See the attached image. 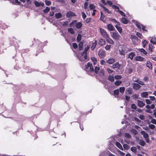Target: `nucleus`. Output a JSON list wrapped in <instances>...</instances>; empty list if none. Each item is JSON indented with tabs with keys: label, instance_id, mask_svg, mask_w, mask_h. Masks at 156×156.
Segmentation results:
<instances>
[{
	"label": "nucleus",
	"instance_id": "nucleus-1",
	"mask_svg": "<svg viewBox=\"0 0 156 156\" xmlns=\"http://www.w3.org/2000/svg\"><path fill=\"white\" fill-rule=\"evenodd\" d=\"M132 51L131 48H127L126 46L123 45L120 48L119 51L120 55L125 56L126 53Z\"/></svg>",
	"mask_w": 156,
	"mask_h": 156
},
{
	"label": "nucleus",
	"instance_id": "nucleus-2",
	"mask_svg": "<svg viewBox=\"0 0 156 156\" xmlns=\"http://www.w3.org/2000/svg\"><path fill=\"white\" fill-rule=\"evenodd\" d=\"M145 108L147 109L145 110V112L147 113H151L152 112L150 110V109H154L155 107V105L154 104H152L151 106L149 105H147L145 106Z\"/></svg>",
	"mask_w": 156,
	"mask_h": 156
},
{
	"label": "nucleus",
	"instance_id": "nucleus-3",
	"mask_svg": "<svg viewBox=\"0 0 156 156\" xmlns=\"http://www.w3.org/2000/svg\"><path fill=\"white\" fill-rule=\"evenodd\" d=\"M136 25L137 27L139 29H141V27H142V29L143 31L146 32L147 31V30L146 29V27L145 26H144V25L140 24V23L137 22H136Z\"/></svg>",
	"mask_w": 156,
	"mask_h": 156
},
{
	"label": "nucleus",
	"instance_id": "nucleus-4",
	"mask_svg": "<svg viewBox=\"0 0 156 156\" xmlns=\"http://www.w3.org/2000/svg\"><path fill=\"white\" fill-rule=\"evenodd\" d=\"M89 68V69L90 72H93L94 71V68L93 67L92 64V63L88 62L87 63V65L85 66V69L86 70L88 68Z\"/></svg>",
	"mask_w": 156,
	"mask_h": 156
},
{
	"label": "nucleus",
	"instance_id": "nucleus-5",
	"mask_svg": "<svg viewBox=\"0 0 156 156\" xmlns=\"http://www.w3.org/2000/svg\"><path fill=\"white\" fill-rule=\"evenodd\" d=\"M105 51L102 49H100L98 53V55L99 57L101 58H104L105 55Z\"/></svg>",
	"mask_w": 156,
	"mask_h": 156
},
{
	"label": "nucleus",
	"instance_id": "nucleus-6",
	"mask_svg": "<svg viewBox=\"0 0 156 156\" xmlns=\"http://www.w3.org/2000/svg\"><path fill=\"white\" fill-rule=\"evenodd\" d=\"M100 33L103 37L106 38L109 36L105 30L101 28V27L100 28Z\"/></svg>",
	"mask_w": 156,
	"mask_h": 156
},
{
	"label": "nucleus",
	"instance_id": "nucleus-7",
	"mask_svg": "<svg viewBox=\"0 0 156 156\" xmlns=\"http://www.w3.org/2000/svg\"><path fill=\"white\" fill-rule=\"evenodd\" d=\"M112 37L116 40H118L120 37L117 31L114 32L112 35Z\"/></svg>",
	"mask_w": 156,
	"mask_h": 156
},
{
	"label": "nucleus",
	"instance_id": "nucleus-8",
	"mask_svg": "<svg viewBox=\"0 0 156 156\" xmlns=\"http://www.w3.org/2000/svg\"><path fill=\"white\" fill-rule=\"evenodd\" d=\"M121 66V64H119V62H117L113 64L111 67L114 69H119Z\"/></svg>",
	"mask_w": 156,
	"mask_h": 156
},
{
	"label": "nucleus",
	"instance_id": "nucleus-9",
	"mask_svg": "<svg viewBox=\"0 0 156 156\" xmlns=\"http://www.w3.org/2000/svg\"><path fill=\"white\" fill-rule=\"evenodd\" d=\"M34 3L35 6L37 7H39L40 6L43 7L44 5V2H39L37 1H34Z\"/></svg>",
	"mask_w": 156,
	"mask_h": 156
},
{
	"label": "nucleus",
	"instance_id": "nucleus-10",
	"mask_svg": "<svg viewBox=\"0 0 156 156\" xmlns=\"http://www.w3.org/2000/svg\"><path fill=\"white\" fill-rule=\"evenodd\" d=\"M140 87V85L138 83H134L133 84V87L135 90H138Z\"/></svg>",
	"mask_w": 156,
	"mask_h": 156
},
{
	"label": "nucleus",
	"instance_id": "nucleus-11",
	"mask_svg": "<svg viewBox=\"0 0 156 156\" xmlns=\"http://www.w3.org/2000/svg\"><path fill=\"white\" fill-rule=\"evenodd\" d=\"M126 93L127 94H132L133 93V89L132 88L129 87L126 89Z\"/></svg>",
	"mask_w": 156,
	"mask_h": 156
},
{
	"label": "nucleus",
	"instance_id": "nucleus-12",
	"mask_svg": "<svg viewBox=\"0 0 156 156\" xmlns=\"http://www.w3.org/2000/svg\"><path fill=\"white\" fill-rule=\"evenodd\" d=\"M137 105L140 108L143 107L145 105V104L142 101L139 100H137Z\"/></svg>",
	"mask_w": 156,
	"mask_h": 156
},
{
	"label": "nucleus",
	"instance_id": "nucleus-13",
	"mask_svg": "<svg viewBox=\"0 0 156 156\" xmlns=\"http://www.w3.org/2000/svg\"><path fill=\"white\" fill-rule=\"evenodd\" d=\"M75 16V13L71 11H69L66 14V16L67 18L70 17L71 16Z\"/></svg>",
	"mask_w": 156,
	"mask_h": 156
},
{
	"label": "nucleus",
	"instance_id": "nucleus-14",
	"mask_svg": "<svg viewBox=\"0 0 156 156\" xmlns=\"http://www.w3.org/2000/svg\"><path fill=\"white\" fill-rule=\"evenodd\" d=\"M131 39L132 40V41L133 42V43L134 45H135L136 44V43H135L134 41H138V37L135 35H132L131 36Z\"/></svg>",
	"mask_w": 156,
	"mask_h": 156
},
{
	"label": "nucleus",
	"instance_id": "nucleus-15",
	"mask_svg": "<svg viewBox=\"0 0 156 156\" xmlns=\"http://www.w3.org/2000/svg\"><path fill=\"white\" fill-rule=\"evenodd\" d=\"M141 97L143 98H147L148 95V92H143L140 94Z\"/></svg>",
	"mask_w": 156,
	"mask_h": 156
},
{
	"label": "nucleus",
	"instance_id": "nucleus-16",
	"mask_svg": "<svg viewBox=\"0 0 156 156\" xmlns=\"http://www.w3.org/2000/svg\"><path fill=\"white\" fill-rule=\"evenodd\" d=\"M144 58L141 56H137L135 58V60L136 61H143Z\"/></svg>",
	"mask_w": 156,
	"mask_h": 156
},
{
	"label": "nucleus",
	"instance_id": "nucleus-17",
	"mask_svg": "<svg viewBox=\"0 0 156 156\" xmlns=\"http://www.w3.org/2000/svg\"><path fill=\"white\" fill-rule=\"evenodd\" d=\"M97 74L101 76H105V71L103 69H101Z\"/></svg>",
	"mask_w": 156,
	"mask_h": 156
},
{
	"label": "nucleus",
	"instance_id": "nucleus-18",
	"mask_svg": "<svg viewBox=\"0 0 156 156\" xmlns=\"http://www.w3.org/2000/svg\"><path fill=\"white\" fill-rule=\"evenodd\" d=\"M106 40L108 43H110L111 44H114V41L111 38L109 37L108 36L106 38Z\"/></svg>",
	"mask_w": 156,
	"mask_h": 156
},
{
	"label": "nucleus",
	"instance_id": "nucleus-19",
	"mask_svg": "<svg viewBox=\"0 0 156 156\" xmlns=\"http://www.w3.org/2000/svg\"><path fill=\"white\" fill-rule=\"evenodd\" d=\"M146 66L150 69H152V64L150 61H148L147 62Z\"/></svg>",
	"mask_w": 156,
	"mask_h": 156
},
{
	"label": "nucleus",
	"instance_id": "nucleus-20",
	"mask_svg": "<svg viewBox=\"0 0 156 156\" xmlns=\"http://www.w3.org/2000/svg\"><path fill=\"white\" fill-rule=\"evenodd\" d=\"M119 90L118 89L115 90L113 91V94L115 97L118 98L119 96Z\"/></svg>",
	"mask_w": 156,
	"mask_h": 156
},
{
	"label": "nucleus",
	"instance_id": "nucleus-21",
	"mask_svg": "<svg viewBox=\"0 0 156 156\" xmlns=\"http://www.w3.org/2000/svg\"><path fill=\"white\" fill-rule=\"evenodd\" d=\"M107 28L110 31H113L115 29L113 26L112 24H110L108 25Z\"/></svg>",
	"mask_w": 156,
	"mask_h": 156
},
{
	"label": "nucleus",
	"instance_id": "nucleus-22",
	"mask_svg": "<svg viewBox=\"0 0 156 156\" xmlns=\"http://www.w3.org/2000/svg\"><path fill=\"white\" fill-rule=\"evenodd\" d=\"M101 16L100 18V20L103 22H105L106 21V19L105 17V16L104 15H103V13L102 12H101Z\"/></svg>",
	"mask_w": 156,
	"mask_h": 156
},
{
	"label": "nucleus",
	"instance_id": "nucleus-23",
	"mask_svg": "<svg viewBox=\"0 0 156 156\" xmlns=\"http://www.w3.org/2000/svg\"><path fill=\"white\" fill-rule=\"evenodd\" d=\"M135 55V54L134 52H131L128 55V58L132 60L134 57Z\"/></svg>",
	"mask_w": 156,
	"mask_h": 156
},
{
	"label": "nucleus",
	"instance_id": "nucleus-24",
	"mask_svg": "<svg viewBox=\"0 0 156 156\" xmlns=\"http://www.w3.org/2000/svg\"><path fill=\"white\" fill-rule=\"evenodd\" d=\"M141 133L143 135V137L144 138L149 137V136L147 133H146L143 130L141 131Z\"/></svg>",
	"mask_w": 156,
	"mask_h": 156
},
{
	"label": "nucleus",
	"instance_id": "nucleus-25",
	"mask_svg": "<svg viewBox=\"0 0 156 156\" xmlns=\"http://www.w3.org/2000/svg\"><path fill=\"white\" fill-rule=\"evenodd\" d=\"M105 41L102 39H101L99 40L98 44L101 46H102L105 44Z\"/></svg>",
	"mask_w": 156,
	"mask_h": 156
},
{
	"label": "nucleus",
	"instance_id": "nucleus-26",
	"mask_svg": "<svg viewBox=\"0 0 156 156\" xmlns=\"http://www.w3.org/2000/svg\"><path fill=\"white\" fill-rule=\"evenodd\" d=\"M119 25H116L115 26L119 33H121L122 32V29Z\"/></svg>",
	"mask_w": 156,
	"mask_h": 156
},
{
	"label": "nucleus",
	"instance_id": "nucleus-27",
	"mask_svg": "<svg viewBox=\"0 0 156 156\" xmlns=\"http://www.w3.org/2000/svg\"><path fill=\"white\" fill-rule=\"evenodd\" d=\"M97 44V41L95 40L94 42L92 43V46L91 47V49L92 50H94Z\"/></svg>",
	"mask_w": 156,
	"mask_h": 156
},
{
	"label": "nucleus",
	"instance_id": "nucleus-28",
	"mask_svg": "<svg viewBox=\"0 0 156 156\" xmlns=\"http://www.w3.org/2000/svg\"><path fill=\"white\" fill-rule=\"evenodd\" d=\"M115 145L120 149L123 150V148L121 144L118 142H116L115 143Z\"/></svg>",
	"mask_w": 156,
	"mask_h": 156
},
{
	"label": "nucleus",
	"instance_id": "nucleus-29",
	"mask_svg": "<svg viewBox=\"0 0 156 156\" xmlns=\"http://www.w3.org/2000/svg\"><path fill=\"white\" fill-rule=\"evenodd\" d=\"M115 62V60L113 58L109 59L107 61V62L109 64H113Z\"/></svg>",
	"mask_w": 156,
	"mask_h": 156
},
{
	"label": "nucleus",
	"instance_id": "nucleus-30",
	"mask_svg": "<svg viewBox=\"0 0 156 156\" xmlns=\"http://www.w3.org/2000/svg\"><path fill=\"white\" fill-rule=\"evenodd\" d=\"M114 78L113 76L109 75L108 76V80L112 82H113L114 81Z\"/></svg>",
	"mask_w": 156,
	"mask_h": 156
},
{
	"label": "nucleus",
	"instance_id": "nucleus-31",
	"mask_svg": "<svg viewBox=\"0 0 156 156\" xmlns=\"http://www.w3.org/2000/svg\"><path fill=\"white\" fill-rule=\"evenodd\" d=\"M75 26L77 29H80L82 27V24L80 22L76 23L75 24Z\"/></svg>",
	"mask_w": 156,
	"mask_h": 156
},
{
	"label": "nucleus",
	"instance_id": "nucleus-32",
	"mask_svg": "<svg viewBox=\"0 0 156 156\" xmlns=\"http://www.w3.org/2000/svg\"><path fill=\"white\" fill-rule=\"evenodd\" d=\"M137 50L140 52L143 53L145 55H147V52L143 48H139Z\"/></svg>",
	"mask_w": 156,
	"mask_h": 156
},
{
	"label": "nucleus",
	"instance_id": "nucleus-33",
	"mask_svg": "<svg viewBox=\"0 0 156 156\" xmlns=\"http://www.w3.org/2000/svg\"><path fill=\"white\" fill-rule=\"evenodd\" d=\"M122 22L125 24H126L128 23L127 19L125 17H122L121 19Z\"/></svg>",
	"mask_w": 156,
	"mask_h": 156
},
{
	"label": "nucleus",
	"instance_id": "nucleus-34",
	"mask_svg": "<svg viewBox=\"0 0 156 156\" xmlns=\"http://www.w3.org/2000/svg\"><path fill=\"white\" fill-rule=\"evenodd\" d=\"M55 17L57 19H60L62 17V15L60 12L56 13L55 15Z\"/></svg>",
	"mask_w": 156,
	"mask_h": 156
},
{
	"label": "nucleus",
	"instance_id": "nucleus-35",
	"mask_svg": "<svg viewBox=\"0 0 156 156\" xmlns=\"http://www.w3.org/2000/svg\"><path fill=\"white\" fill-rule=\"evenodd\" d=\"M77 22V21L76 20H74L72 21L70 23V27H74L75 26V24Z\"/></svg>",
	"mask_w": 156,
	"mask_h": 156
},
{
	"label": "nucleus",
	"instance_id": "nucleus-36",
	"mask_svg": "<svg viewBox=\"0 0 156 156\" xmlns=\"http://www.w3.org/2000/svg\"><path fill=\"white\" fill-rule=\"evenodd\" d=\"M150 42L154 44H156V38L154 37H152V39L150 40Z\"/></svg>",
	"mask_w": 156,
	"mask_h": 156
},
{
	"label": "nucleus",
	"instance_id": "nucleus-37",
	"mask_svg": "<svg viewBox=\"0 0 156 156\" xmlns=\"http://www.w3.org/2000/svg\"><path fill=\"white\" fill-rule=\"evenodd\" d=\"M125 90V88L124 87H120L119 88V92L121 93L122 94L124 93Z\"/></svg>",
	"mask_w": 156,
	"mask_h": 156
},
{
	"label": "nucleus",
	"instance_id": "nucleus-38",
	"mask_svg": "<svg viewBox=\"0 0 156 156\" xmlns=\"http://www.w3.org/2000/svg\"><path fill=\"white\" fill-rule=\"evenodd\" d=\"M101 6L104 9V10L106 12L110 14L111 13V12L110 11H109V10L108 9L106 8L105 7L102 5L101 4Z\"/></svg>",
	"mask_w": 156,
	"mask_h": 156
},
{
	"label": "nucleus",
	"instance_id": "nucleus-39",
	"mask_svg": "<svg viewBox=\"0 0 156 156\" xmlns=\"http://www.w3.org/2000/svg\"><path fill=\"white\" fill-rule=\"evenodd\" d=\"M148 42L145 40H144L143 41H142V44L143 45V47L144 48L145 47L146 45L148 44Z\"/></svg>",
	"mask_w": 156,
	"mask_h": 156
},
{
	"label": "nucleus",
	"instance_id": "nucleus-40",
	"mask_svg": "<svg viewBox=\"0 0 156 156\" xmlns=\"http://www.w3.org/2000/svg\"><path fill=\"white\" fill-rule=\"evenodd\" d=\"M132 80L133 81L136 83L138 82L139 81V79L136 76H133L132 78Z\"/></svg>",
	"mask_w": 156,
	"mask_h": 156
},
{
	"label": "nucleus",
	"instance_id": "nucleus-41",
	"mask_svg": "<svg viewBox=\"0 0 156 156\" xmlns=\"http://www.w3.org/2000/svg\"><path fill=\"white\" fill-rule=\"evenodd\" d=\"M153 46L151 44H149L148 46V49L150 51L152 52L153 51Z\"/></svg>",
	"mask_w": 156,
	"mask_h": 156
},
{
	"label": "nucleus",
	"instance_id": "nucleus-42",
	"mask_svg": "<svg viewBox=\"0 0 156 156\" xmlns=\"http://www.w3.org/2000/svg\"><path fill=\"white\" fill-rule=\"evenodd\" d=\"M139 144L141 146H144L145 144V143L143 140H140L139 142Z\"/></svg>",
	"mask_w": 156,
	"mask_h": 156
},
{
	"label": "nucleus",
	"instance_id": "nucleus-43",
	"mask_svg": "<svg viewBox=\"0 0 156 156\" xmlns=\"http://www.w3.org/2000/svg\"><path fill=\"white\" fill-rule=\"evenodd\" d=\"M83 43L82 42H80L79 44V48L80 50H81L83 47Z\"/></svg>",
	"mask_w": 156,
	"mask_h": 156
},
{
	"label": "nucleus",
	"instance_id": "nucleus-44",
	"mask_svg": "<svg viewBox=\"0 0 156 156\" xmlns=\"http://www.w3.org/2000/svg\"><path fill=\"white\" fill-rule=\"evenodd\" d=\"M136 150L137 149L135 147H132L131 148V151L135 153H136Z\"/></svg>",
	"mask_w": 156,
	"mask_h": 156
},
{
	"label": "nucleus",
	"instance_id": "nucleus-45",
	"mask_svg": "<svg viewBox=\"0 0 156 156\" xmlns=\"http://www.w3.org/2000/svg\"><path fill=\"white\" fill-rule=\"evenodd\" d=\"M121 83L122 81L120 80H116L115 82V84L116 86H119Z\"/></svg>",
	"mask_w": 156,
	"mask_h": 156
},
{
	"label": "nucleus",
	"instance_id": "nucleus-46",
	"mask_svg": "<svg viewBox=\"0 0 156 156\" xmlns=\"http://www.w3.org/2000/svg\"><path fill=\"white\" fill-rule=\"evenodd\" d=\"M50 10V8L48 7H47L45 9L43 10V11L44 13H47Z\"/></svg>",
	"mask_w": 156,
	"mask_h": 156
},
{
	"label": "nucleus",
	"instance_id": "nucleus-47",
	"mask_svg": "<svg viewBox=\"0 0 156 156\" xmlns=\"http://www.w3.org/2000/svg\"><path fill=\"white\" fill-rule=\"evenodd\" d=\"M94 71L95 73L97 74L98 73L99 71H100V68L99 67H97V66L95 67L94 68Z\"/></svg>",
	"mask_w": 156,
	"mask_h": 156
},
{
	"label": "nucleus",
	"instance_id": "nucleus-48",
	"mask_svg": "<svg viewBox=\"0 0 156 156\" xmlns=\"http://www.w3.org/2000/svg\"><path fill=\"white\" fill-rule=\"evenodd\" d=\"M81 36L80 34H78L76 38V40L78 42H79L81 40Z\"/></svg>",
	"mask_w": 156,
	"mask_h": 156
},
{
	"label": "nucleus",
	"instance_id": "nucleus-49",
	"mask_svg": "<svg viewBox=\"0 0 156 156\" xmlns=\"http://www.w3.org/2000/svg\"><path fill=\"white\" fill-rule=\"evenodd\" d=\"M89 6L90 10L94 9L95 8L96 6L93 4H90Z\"/></svg>",
	"mask_w": 156,
	"mask_h": 156
},
{
	"label": "nucleus",
	"instance_id": "nucleus-50",
	"mask_svg": "<svg viewBox=\"0 0 156 156\" xmlns=\"http://www.w3.org/2000/svg\"><path fill=\"white\" fill-rule=\"evenodd\" d=\"M131 131L135 135H137L138 133L137 131L134 129H131Z\"/></svg>",
	"mask_w": 156,
	"mask_h": 156
},
{
	"label": "nucleus",
	"instance_id": "nucleus-51",
	"mask_svg": "<svg viewBox=\"0 0 156 156\" xmlns=\"http://www.w3.org/2000/svg\"><path fill=\"white\" fill-rule=\"evenodd\" d=\"M68 31L71 34H74V32L72 28H69L68 29Z\"/></svg>",
	"mask_w": 156,
	"mask_h": 156
},
{
	"label": "nucleus",
	"instance_id": "nucleus-52",
	"mask_svg": "<svg viewBox=\"0 0 156 156\" xmlns=\"http://www.w3.org/2000/svg\"><path fill=\"white\" fill-rule=\"evenodd\" d=\"M114 77L115 79L116 80H119L121 79L122 78V76L121 75H117L115 76Z\"/></svg>",
	"mask_w": 156,
	"mask_h": 156
},
{
	"label": "nucleus",
	"instance_id": "nucleus-53",
	"mask_svg": "<svg viewBox=\"0 0 156 156\" xmlns=\"http://www.w3.org/2000/svg\"><path fill=\"white\" fill-rule=\"evenodd\" d=\"M136 35L141 39H142L143 37L142 34L139 32H137L136 33Z\"/></svg>",
	"mask_w": 156,
	"mask_h": 156
},
{
	"label": "nucleus",
	"instance_id": "nucleus-54",
	"mask_svg": "<svg viewBox=\"0 0 156 156\" xmlns=\"http://www.w3.org/2000/svg\"><path fill=\"white\" fill-rule=\"evenodd\" d=\"M45 4L48 6L50 5L51 4V2L50 1H48L47 0H45Z\"/></svg>",
	"mask_w": 156,
	"mask_h": 156
},
{
	"label": "nucleus",
	"instance_id": "nucleus-55",
	"mask_svg": "<svg viewBox=\"0 0 156 156\" xmlns=\"http://www.w3.org/2000/svg\"><path fill=\"white\" fill-rule=\"evenodd\" d=\"M111 21H113L114 23H118V24L119 25H120V23L119 22H118L116 21L115 19H113L112 18H110L109 19Z\"/></svg>",
	"mask_w": 156,
	"mask_h": 156
},
{
	"label": "nucleus",
	"instance_id": "nucleus-56",
	"mask_svg": "<svg viewBox=\"0 0 156 156\" xmlns=\"http://www.w3.org/2000/svg\"><path fill=\"white\" fill-rule=\"evenodd\" d=\"M131 108L133 109L136 110L137 107L135 104H132L131 105Z\"/></svg>",
	"mask_w": 156,
	"mask_h": 156
},
{
	"label": "nucleus",
	"instance_id": "nucleus-57",
	"mask_svg": "<svg viewBox=\"0 0 156 156\" xmlns=\"http://www.w3.org/2000/svg\"><path fill=\"white\" fill-rule=\"evenodd\" d=\"M125 137L126 138L130 139L131 137V135L129 133H125Z\"/></svg>",
	"mask_w": 156,
	"mask_h": 156
},
{
	"label": "nucleus",
	"instance_id": "nucleus-58",
	"mask_svg": "<svg viewBox=\"0 0 156 156\" xmlns=\"http://www.w3.org/2000/svg\"><path fill=\"white\" fill-rule=\"evenodd\" d=\"M145 101L147 105L151 104L152 103V102L150 100V99H146L145 100Z\"/></svg>",
	"mask_w": 156,
	"mask_h": 156
},
{
	"label": "nucleus",
	"instance_id": "nucleus-59",
	"mask_svg": "<svg viewBox=\"0 0 156 156\" xmlns=\"http://www.w3.org/2000/svg\"><path fill=\"white\" fill-rule=\"evenodd\" d=\"M148 126L149 128L152 129H153L155 127V126L153 124H150Z\"/></svg>",
	"mask_w": 156,
	"mask_h": 156
},
{
	"label": "nucleus",
	"instance_id": "nucleus-60",
	"mask_svg": "<svg viewBox=\"0 0 156 156\" xmlns=\"http://www.w3.org/2000/svg\"><path fill=\"white\" fill-rule=\"evenodd\" d=\"M81 13H82V16L83 18V19H85L86 17V16H87L85 14L84 12H82Z\"/></svg>",
	"mask_w": 156,
	"mask_h": 156
},
{
	"label": "nucleus",
	"instance_id": "nucleus-61",
	"mask_svg": "<svg viewBox=\"0 0 156 156\" xmlns=\"http://www.w3.org/2000/svg\"><path fill=\"white\" fill-rule=\"evenodd\" d=\"M88 5V2H85L84 3V7L85 9H86L87 8Z\"/></svg>",
	"mask_w": 156,
	"mask_h": 156
},
{
	"label": "nucleus",
	"instance_id": "nucleus-62",
	"mask_svg": "<svg viewBox=\"0 0 156 156\" xmlns=\"http://www.w3.org/2000/svg\"><path fill=\"white\" fill-rule=\"evenodd\" d=\"M72 46L74 49H76L78 48V45L75 43H73L72 44Z\"/></svg>",
	"mask_w": 156,
	"mask_h": 156
},
{
	"label": "nucleus",
	"instance_id": "nucleus-63",
	"mask_svg": "<svg viewBox=\"0 0 156 156\" xmlns=\"http://www.w3.org/2000/svg\"><path fill=\"white\" fill-rule=\"evenodd\" d=\"M118 11L119 12V13L122 16H125V14L121 10H118Z\"/></svg>",
	"mask_w": 156,
	"mask_h": 156
},
{
	"label": "nucleus",
	"instance_id": "nucleus-64",
	"mask_svg": "<svg viewBox=\"0 0 156 156\" xmlns=\"http://www.w3.org/2000/svg\"><path fill=\"white\" fill-rule=\"evenodd\" d=\"M111 45H107L105 47V48L106 50H109L111 48Z\"/></svg>",
	"mask_w": 156,
	"mask_h": 156
}]
</instances>
